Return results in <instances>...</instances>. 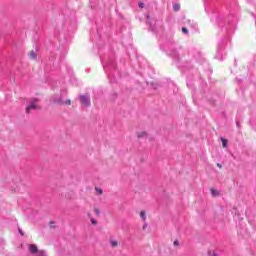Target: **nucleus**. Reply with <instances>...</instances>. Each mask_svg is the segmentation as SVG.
<instances>
[{"label":"nucleus","instance_id":"nucleus-3","mask_svg":"<svg viewBox=\"0 0 256 256\" xmlns=\"http://www.w3.org/2000/svg\"><path fill=\"white\" fill-rule=\"evenodd\" d=\"M29 252L32 254L39 253L38 246H36V244H29Z\"/></svg>","mask_w":256,"mask_h":256},{"label":"nucleus","instance_id":"nucleus-5","mask_svg":"<svg viewBox=\"0 0 256 256\" xmlns=\"http://www.w3.org/2000/svg\"><path fill=\"white\" fill-rule=\"evenodd\" d=\"M211 195L213 197H218L219 196V192L217 190H215L214 188L210 189Z\"/></svg>","mask_w":256,"mask_h":256},{"label":"nucleus","instance_id":"nucleus-20","mask_svg":"<svg viewBox=\"0 0 256 256\" xmlns=\"http://www.w3.org/2000/svg\"><path fill=\"white\" fill-rule=\"evenodd\" d=\"M139 7H140V8H143V7H144V4H143V3H139Z\"/></svg>","mask_w":256,"mask_h":256},{"label":"nucleus","instance_id":"nucleus-18","mask_svg":"<svg viewBox=\"0 0 256 256\" xmlns=\"http://www.w3.org/2000/svg\"><path fill=\"white\" fill-rule=\"evenodd\" d=\"M65 104H66V105H71V104H72V101H71V100H66Z\"/></svg>","mask_w":256,"mask_h":256},{"label":"nucleus","instance_id":"nucleus-2","mask_svg":"<svg viewBox=\"0 0 256 256\" xmlns=\"http://www.w3.org/2000/svg\"><path fill=\"white\" fill-rule=\"evenodd\" d=\"M80 103L83 107L88 108L90 106V95L88 93L81 94Z\"/></svg>","mask_w":256,"mask_h":256},{"label":"nucleus","instance_id":"nucleus-16","mask_svg":"<svg viewBox=\"0 0 256 256\" xmlns=\"http://www.w3.org/2000/svg\"><path fill=\"white\" fill-rule=\"evenodd\" d=\"M38 256H46V254H44V252H43L42 250H40V251L38 252Z\"/></svg>","mask_w":256,"mask_h":256},{"label":"nucleus","instance_id":"nucleus-14","mask_svg":"<svg viewBox=\"0 0 256 256\" xmlns=\"http://www.w3.org/2000/svg\"><path fill=\"white\" fill-rule=\"evenodd\" d=\"M90 222H91V224H93V225H97V221H96L95 219H93V218L90 219Z\"/></svg>","mask_w":256,"mask_h":256},{"label":"nucleus","instance_id":"nucleus-12","mask_svg":"<svg viewBox=\"0 0 256 256\" xmlns=\"http://www.w3.org/2000/svg\"><path fill=\"white\" fill-rule=\"evenodd\" d=\"M182 33H184V34L189 33V30L187 29V27H182Z\"/></svg>","mask_w":256,"mask_h":256},{"label":"nucleus","instance_id":"nucleus-7","mask_svg":"<svg viewBox=\"0 0 256 256\" xmlns=\"http://www.w3.org/2000/svg\"><path fill=\"white\" fill-rule=\"evenodd\" d=\"M180 9H181V5L180 4H174L173 5V11L174 12H178V11H180Z\"/></svg>","mask_w":256,"mask_h":256},{"label":"nucleus","instance_id":"nucleus-13","mask_svg":"<svg viewBox=\"0 0 256 256\" xmlns=\"http://www.w3.org/2000/svg\"><path fill=\"white\" fill-rule=\"evenodd\" d=\"M95 191H97L99 193V195H102V193H103L101 188H95Z\"/></svg>","mask_w":256,"mask_h":256},{"label":"nucleus","instance_id":"nucleus-10","mask_svg":"<svg viewBox=\"0 0 256 256\" xmlns=\"http://www.w3.org/2000/svg\"><path fill=\"white\" fill-rule=\"evenodd\" d=\"M140 218L143 219V220H146V212L141 211L140 212Z\"/></svg>","mask_w":256,"mask_h":256},{"label":"nucleus","instance_id":"nucleus-17","mask_svg":"<svg viewBox=\"0 0 256 256\" xmlns=\"http://www.w3.org/2000/svg\"><path fill=\"white\" fill-rule=\"evenodd\" d=\"M94 212L95 214L100 215V210L98 208H94Z\"/></svg>","mask_w":256,"mask_h":256},{"label":"nucleus","instance_id":"nucleus-4","mask_svg":"<svg viewBox=\"0 0 256 256\" xmlns=\"http://www.w3.org/2000/svg\"><path fill=\"white\" fill-rule=\"evenodd\" d=\"M147 137L146 131H141L137 133V138H145Z\"/></svg>","mask_w":256,"mask_h":256},{"label":"nucleus","instance_id":"nucleus-9","mask_svg":"<svg viewBox=\"0 0 256 256\" xmlns=\"http://www.w3.org/2000/svg\"><path fill=\"white\" fill-rule=\"evenodd\" d=\"M221 140H222V147L227 148V140L224 138H221Z\"/></svg>","mask_w":256,"mask_h":256},{"label":"nucleus","instance_id":"nucleus-21","mask_svg":"<svg viewBox=\"0 0 256 256\" xmlns=\"http://www.w3.org/2000/svg\"><path fill=\"white\" fill-rule=\"evenodd\" d=\"M216 166H218V168H222V165L221 164H216Z\"/></svg>","mask_w":256,"mask_h":256},{"label":"nucleus","instance_id":"nucleus-11","mask_svg":"<svg viewBox=\"0 0 256 256\" xmlns=\"http://www.w3.org/2000/svg\"><path fill=\"white\" fill-rule=\"evenodd\" d=\"M54 103L57 105H63V101L60 100L59 98H57L56 100H54Z\"/></svg>","mask_w":256,"mask_h":256},{"label":"nucleus","instance_id":"nucleus-1","mask_svg":"<svg viewBox=\"0 0 256 256\" xmlns=\"http://www.w3.org/2000/svg\"><path fill=\"white\" fill-rule=\"evenodd\" d=\"M39 99L38 98H32L29 102V106L26 108V114L30 115L32 110H40L41 107L39 106Z\"/></svg>","mask_w":256,"mask_h":256},{"label":"nucleus","instance_id":"nucleus-8","mask_svg":"<svg viewBox=\"0 0 256 256\" xmlns=\"http://www.w3.org/2000/svg\"><path fill=\"white\" fill-rule=\"evenodd\" d=\"M29 58L35 59L36 58V53L34 51L29 52Z\"/></svg>","mask_w":256,"mask_h":256},{"label":"nucleus","instance_id":"nucleus-6","mask_svg":"<svg viewBox=\"0 0 256 256\" xmlns=\"http://www.w3.org/2000/svg\"><path fill=\"white\" fill-rule=\"evenodd\" d=\"M110 245H111L112 248H115V247L119 246V243H118V241L110 240Z\"/></svg>","mask_w":256,"mask_h":256},{"label":"nucleus","instance_id":"nucleus-15","mask_svg":"<svg viewBox=\"0 0 256 256\" xmlns=\"http://www.w3.org/2000/svg\"><path fill=\"white\" fill-rule=\"evenodd\" d=\"M173 245H174V247H179L180 243H179V241L176 240L173 242Z\"/></svg>","mask_w":256,"mask_h":256},{"label":"nucleus","instance_id":"nucleus-19","mask_svg":"<svg viewBox=\"0 0 256 256\" xmlns=\"http://www.w3.org/2000/svg\"><path fill=\"white\" fill-rule=\"evenodd\" d=\"M19 234L22 235V236L25 235V233L21 229H19Z\"/></svg>","mask_w":256,"mask_h":256}]
</instances>
